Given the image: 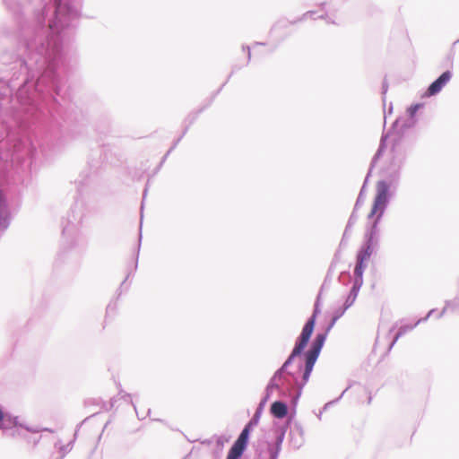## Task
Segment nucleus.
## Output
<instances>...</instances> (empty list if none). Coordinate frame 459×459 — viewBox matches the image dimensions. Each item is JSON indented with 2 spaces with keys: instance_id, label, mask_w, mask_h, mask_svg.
<instances>
[{
  "instance_id": "6e6552de",
  "label": "nucleus",
  "mask_w": 459,
  "mask_h": 459,
  "mask_svg": "<svg viewBox=\"0 0 459 459\" xmlns=\"http://www.w3.org/2000/svg\"><path fill=\"white\" fill-rule=\"evenodd\" d=\"M359 204H360V198H359L356 202L354 211H353V212L349 220V222H348V227L356 221V220H357L356 212L358 211Z\"/></svg>"
},
{
  "instance_id": "20e7f679",
  "label": "nucleus",
  "mask_w": 459,
  "mask_h": 459,
  "mask_svg": "<svg viewBox=\"0 0 459 459\" xmlns=\"http://www.w3.org/2000/svg\"><path fill=\"white\" fill-rule=\"evenodd\" d=\"M250 424L245 427L229 451L227 459H238L243 454L248 439Z\"/></svg>"
},
{
  "instance_id": "9b49d317",
  "label": "nucleus",
  "mask_w": 459,
  "mask_h": 459,
  "mask_svg": "<svg viewBox=\"0 0 459 459\" xmlns=\"http://www.w3.org/2000/svg\"><path fill=\"white\" fill-rule=\"evenodd\" d=\"M400 334L398 333L395 338H394V342L399 338Z\"/></svg>"
},
{
  "instance_id": "0eeeda50",
  "label": "nucleus",
  "mask_w": 459,
  "mask_h": 459,
  "mask_svg": "<svg viewBox=\"0 0 459 459\" xmlns=\"http://www.w3.org/2000/svg\"><path fill=\"white\" fill-rule=\"evenodd\" d=\"M16 419L5 414L0 408V429H11L16 425Z\"/></svg>"
},
{
  "instance_id": "423d86ee",
  "label": "nucleus",
  "mask_w": 459,
  "mask_h": 459,
  "mask_svg": "<svg viewBox=\"0 0 459 459\" xmlns=\"http://www.w3.org/2000/svg\"><path fill=\"white\" fill-rule=\"evenodd\" d=\"M270 410H271V413L278 419L284 418L288 413V407L282 402L277 401V402L273 403Z\"/></svg>"
},
{
  "instance_id": "f03ea898",
  "label": "nucleus",
  "mask_w": 459,
  "mask_h": 459,
  "mask_svg": "<svg viewBox=\"0 0 459 459\" xmlns=\"http://www.w3.org/2000/svg\"><path fill=\"white\" fill-rule=\"evenodd\" d=\"M316 315H317V308L315 309L312 316L307 320V322L304 325V327L301 331V333L295 344V347H294L290 356L289 357V359L286 360V362L282 366V369H284L290 363L291 359L294 357L299 355L304 351L306 346L307 345L308 341H309V339L314 332V329H315Z\"/></svg>"
},
{
  "instance_id": "7ed1b4c3",
  "label": "nucleus",
  "mask_w": 459,
  "mask_h": 459,
  "mask_svg": "<svg viewBox=\"0 0 459 459\" xmlns=\"http://www.w3.org/2000/svg\"><path fill=\"white\" fill-rule=\"evenodd\" d=\"M326 333H318L316 334L311 348L306 353V365L305 371L303 375V378L307 381L310 376L311 371L313 370L314 365L319 356L321 349L325 342Z\"/></svg>"
},
{
  "instance_id": "39448f33",
  "label": "nucleus",
  "mask_w": 459,
  "mask_h": 459,
  "mask_svg": "<svg viewBox=\"0 0 459 459\" xmlns=\"http://www.w3.org/2000/svg\"><path fill=\"white\" fill-rule=\"evenodd\" d=\"M452 74L449 71L443 73L436 81H434L427 90L428 96H433L438 93L443 87L450 81Z\"/></svg>"
},
{
  "instance_id": "f257e3e1",
  "label": "nucleus",
  "mask_w": 459,
  "mask_h": 459,
  "mask_svg": "<svg viewBox=\"0 0 459 459\" xmlns=\"http://www.w3.org/2000/svg\"><path fill=\"white\" fill-rule=\"evenodd\" d=\"M376 189L377 193L372 204V207L369 213L368 214V222L370 229L368 233L366 247L359 250L357 255V263L354 268V290H359L363 284V273L365 268L368 266L373 253L377 227L384 214L388 202V185L385 181H379L377 183Z\"/></svg>"
},
{
  "instance_id": "1a4fd4ad",
  "label": "nucleus",
  "mask_w": 459,
  "mask_h": 459,
  "mask_svg": "<svg viewBox=\"0 0 459 459\" xmlns=\"http://www.w3.org/2000/svg\"><path fill=\"white\" fill-rule=\"evenodd\" d=\"M338 319V316H334L332 320V323L330 324V325L328 326V330H330L333 325L335 324L336 320Z\"/></svg>"
},
{
  "instance_id": "9d476101",
  "label": "nucleus",
  "mask_w": 459,
  "mask_h": 459,
  "mask_svg": "<svg viewBox=\"0 0 459 459\" xmlns=\"http://www.w3.org/2000/svg\"><path fill=\"white\" fill-rule=\"evenodd\" d=\"M411 109H412V110H411V113H414V112L416 111V109H417V106H416V107H414V108H411Z\"/></svg>"
}]
</instances>
